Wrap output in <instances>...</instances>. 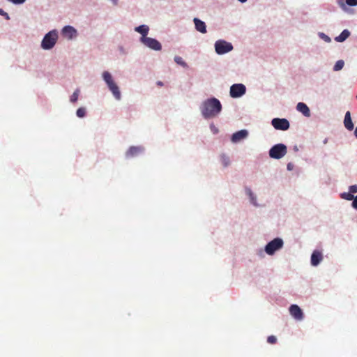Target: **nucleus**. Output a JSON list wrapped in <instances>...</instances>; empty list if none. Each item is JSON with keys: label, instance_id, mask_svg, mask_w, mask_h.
<instances>
[{"label": "nucleus", "instance_id": "f3484780", "mask_svg": "<svg viewBox=\"0 0 357 357\" xmlns=\"http://www.w3.org/2000/svg\"><path fill=\"white\" fill-rule=\"evenodd\" d=\"M344 124L347 130H352L354 129V124L351 121V113L349 111H347L345 114Z\"/></svg>", "mask_w": 357, "mask_h": 357}, {"label": "nucleus", "instance_id": "1a4fd4ad", "mask_svg": "<svg viewBox=\"0 0 357 357\" xmlns=\"http://www.w3.org/2000/svg\"><path fill=\"white\" fill-rule=\"evenodd\" d=\"M283 241L282 238H275L269 241V255H272L275 251L281 249L283 246Z\"/></svg>", "mask_w": 357, "mask_h": 357}, {"label": "nucleus", "instance_id": "dca6fc26", "mask_svg": "<svg viewBox=\"0 0 357 357\" xmlns=\"http://www.w3.org/2000/svg\"><path fill=\"white\" fill-rule=\"evenodd\" d=\"M296 109L302 113L305 116H310V111L307 105L304 102H298L296 105Z\"/></svg>", "mask_w": 357, "mask_h": 357}, {"label": "nucleus", "instance_id": "412c9836", "mask_svg": "<svg viewBox=\"0 0 357 357\" xmlns=\"http://www.w3.org/2000/svg\"><path fill=\"white\" fill-rule=\"evenodd\" d=\"M344 62L343 60H338L334 67H333V70L334 71H339L341 69H342V68L344 67Z\"/></svg>", "mask_w": 357, "mask_h": 357}, {"label": "nucleus", "instance_id": "72a5a7b5", "mask_svg": "<svg viewBox=\"0 0 357 357\" xmlns=\"http://www.w3.org/2000/svg\"><path fill=\"white\" fill-rule=\"evenodd\" d=\"M354 135H355L356 137L357 138V127L355 129Z\"/></svg>", "mask_w": 357, "mask_h": 357}, {"label": "nucleus", "instance_id": "c9c22d12", "mask_svg": "<svg viewBox=\"0 0 357 357\" xmlns=\"http://www.w3.org/2000/svg\"><path fill=\"white\" fill-rule=\"evenodd\" d=\"M325 39H327V40H330L329 37H328V36H326V37H325Z\"/></svg>", "mask_w": 357, "mask_h": 357}, {"label": "nucleus", "instance_id": "f03ea898", "mask_svg": "<svg viewBox=\"0 0 357 357\" xmlns=\"http://www.w3.org/2000/svg\"><path fill=\"white\" fill-rule=\"evenodd\" d=\"M102 78L114 97L118 100H120L121 98V91L119 86L114 81L112 75L108 71H105L102 73Z\"/></svg>", "mask_w": 357, "mask_h": 357}, {"label": "nucleus", "instance_id": "423d86ee", "mask_svg": "<svg viewBox=\"0 0 357 357\" xmlns=\"http://www.w3.org/2000/svg\"><path fill=\"white\" fill-rule=\"evenodd\" d=\"M246 92V88L243 84H234L230 87V96L232 98H239Z\"/></svg>", "mask_w": 357, "mask_h": 357}, {"label": "nucleus", "instance_id": "c85d7f7f", "mask_svg": "<svg viewBox=\"0 0 357 357\" xmlns=\"http://www.w3.org/2000/svg\"><path fill=\"white\" fill-rule=\"evenodd\" d=\"M277 341V338L273 336V335H271L269 336V343L271 344H275Z\"/></svg>", "mask_w": 357, "mask_h": 357}, {"label": "nucleus", "instance_id": "7c9ffc66", "mask_svg": "<svg viewBox=\"0 0 357 357\" xmlns=\"http://www.w3.org/2000/svg\"><path fill=\"white\" fill-rule=\"evenodd\" d=\"M293 169V165L291 163H289L287 165V169L288 170H291Z\"/></svg>", "mask_w": 357, "mask_h": 357}, {"label": "nucleus", "instance_id": "f704fd0d", "mask_svg": "<svg viewBox=\"0 0 357 357\" xmlns=\"http://www.w3.org/2000/svg\"><path fill=\"white\" fill-rule=\"evenodd\" d=\"M241 3H245L247 0H238Z\"/></svg>", "mask_w": 357, "mask_h": 357}, {"label": "nucleus", "instance_id": "ddd939ff", "mask_svg": "<svg viewBox=\"0 0 357 357\" xmlns=\"http://www.w3.org/2000/svg\"><path fill=\"white\" fill-rule=\"evenodd\" d=\"M193 22L195 23V29L197 31L202 33H206L207 32L206 26L204 22L196 17L194 18Z\"/></svg>", "mask_w": 357, "mask_h": 357}, {"label": "nucleus", "instance_id": "6ab92c4d", "mask_svg": "<svg viewBox=\"0 0 357 357\" xmlns=\"http://www.w3.org/2000/svg\"><path fill=\"white\" fill-rule=\"evenodd\" d=\"M350 36V32L345 29L338 36L335 38V40L337 42L344 41Z\"/></svg>", "mask_w": 357, "mask_h": 357}, {"label": "nucleus", "instance_id": "a878e982", "mask_svg": "<svg viewBox=\"0 0 357 357\" xmlns=\"http://www.w3.org/2000/svg\"><path fill=\"white\" fill-rule=\"evenodd\" d=\"M246 190V193H247V195H248L250 197V202H252V204H254L255 206H257V203H256V202H255V197H254V196H253V194H252V192L251 190H250V189H249V188H246V190Z\"/></svg>", "mask_w": 357, "mask_h": 357}, {"label": "nucleus", "instance_id": "6e6552de", "mask_svg": "<svg viewBox=\"0 0 357 357\" xmlns=\"http://www.w3.org/2000/svg\"><path fill=\"white\" fill-rule=\"evenodd\" d=\"M271 124L276 130H287L289 128V122L286 119L275 118L271 121Z\"/></svg>", "mask_w": 357, "mask_h": 357}, {"label": "nucleus", "instance_id": "473e14b6", "mask_svg": "<svg viewBox=\"0 0 357 357\" xmlns=\"http://www.w3.org/2000/svg\"><path fill=\"white\" fill-rule=\"evenodd\" d=\"M268 244H266L265 246H264V251L268 253Z\"/></svg>", "mask_w": 357, "mask_h": 357}, {"label": "nucleus", "instance_id": "39448f33", "mask_svg": "<svg viewBox=\"0 0 357 357\" xmlns=\"http://www.w3.org/2000/svg\"><path fill=\"white\" fill-rule=\"evenodd\" d=\"M215 50L218 54H224L231 51L233 45L224 40H218L215 43Z\"/></svg>", "mask_w": 357, "mask_h": 357}, {"label": "nucleus", "instance_id": "aec40b11", "mask_svg": "<svg viewBox=\"0 0 357 357\" xmlns=\"http://www.w3.org/2000/svg\"><path fill=\"white\" fill-rule=\"evenodd\" d=\"M220 160L224 167H227L230 164L229 158L225 154H222L220 155Z\"/></svg>", "mask_w": 357, "mask_h": 357}, {"label": "nucleus", "instance_id": "393cba45", "mask_svg": "<svg viewBox=\"0 0 357 357\" xmlns=\"http://www.w3.org/2000/svg\"><path fill=\"white\" fill-rule=\"evenodd\" d=\"M76 114L79 118H83L86 115V109L84 107H79L76 112Z\"/></svg>", "mask_w": 357, "mask_h": 357}, {"label": "nucleus", "instance_id": "4be33fe9", "mask_svg": "<svg viewBox=\"0 0 357 357\" xmlns=\"http://www.w3.org/2000/svg\"><path fill=\"white\" fill-rule=\"evenodd\" d=\"M174 61H175L177 64H178V65H180V66H183V67H184V68H187V67H188L187 63H186L183 60V59H182L181 56H176L174 57Z\"/></svg>", "mask_w": 357, "mask_h": 357}, {"label": "nucleus", "instance_id": "cd10ccee", "mask_svg": "<svg viewBox=\"0 0 357 357\" xmlns=\"http://www.w3.org/2000/svg\"><path fill=\"white\" fill-rule=\"evenodd\" d=\"M349 192L352 194L357 192V185H353L349 187Z\"/></svg>", "mask_w": 357, "mask_h": 357}, {"label": "nucleus", "instance_id": "5701e85b", "mask_svg": "<svg viewBox=\"0 0 357 357\" xmlns=\"http://www.w3.org/2000/svg\"><path fill=\"white\" fill-rule=\"evenodd\" d=\"M356 196H354L352 193H351L350 192H344L342 194H341V197L342 199H344L346 200H354V198H355Z\"/></svg>", "mask_w": 357, "mask_h": 357}, {"label": "nucleus", "instance_id": "e433bc0d", "mask_svg": "<svg viewBox=\"0 0 357 357\" xmlns=\"http://www.w3.org/2000/svg\"><path fill=\"white\" fill-rule=\"evenodd\" d=\"M325 39H327V40H330L329 37H328V36H326V37H325Z\"/></svg>", "mask_w": 357, "mask_h": 357}, {"label": "nucleus", "instance_id": "4468645a", "mask_svg": "<svg viewBox=\"0 0 357 357\" xmlns=\"http://www.w3.org/2000/svg\"><path fill=\"white\" fill-rule=\"evenodd\" d=\"M62 33L69 39H72L77 34L76 30L71 26H66L62 29Z\"/></svg>", "mask_w": 357, "mask_h": 357}, {"label": "nucleus", "instance_id": "a211bd4d", "mask_svg": "<svg viewBox=\"0 0 357 357\" xmlns=\"http://www.w3.org/2000/svg\"><path fill=\"white\" fill-rule=\"evenodd\" d=\"M135 31L142 34L141 38H147V34L149 31V28L146 25H140L139 26L135 27Z\"/></svg>", "mask_w": 357, "mask_h": 357}, {"label": "nucleus", "instance_id": "9d476101", "mask_svg": "<svg viewBox=\"0 0 357 357\" xmlns=\"http://www.w3.org/2000/svg\"><path fill=\"white\" fill-rule=\"evenodd\" d=\"M289 313L296 320L301 321L303 317L304 314L302 311V310L300 308L299 306H298L296 304H293L289 307Z\"/></svg>", "mask_w": 357, "mask_h": 357}, {"label": "nucleus", "instance_id": "9b49d317", "mask_svg": "<svg viewBox=\"0 0 357 357\" xmlns=\"http://www.w3.org/2000/svg\"><path fill=\"white\" fill-rule=\"evenodd\" d=\"M248 135V132L246 130H241L238 132H234L231 138V140L234 143L239 142L240 141L245 139Z\"/></svg>", "mask_w": 357, "mask_h": 357}, {"label": "nucleus", "instance_id": "c756f323", "mask_svg": "<svg viewBox=\"0 0 357 357\" xmlns=\"http://www.w3.org/2000/svg\"><path fill=\"white\" fill-rule=\"evenodd\" d=\"M352 206L357 210V195L355 197L352 202Z\"/></svg>", "mask_w": 357, "mask_h": 357}, {"label": "nucleus", "instance_id": "b1692460", "mask_svg": "<svg viewBox=\"0 0 357 357\" xmlns=\"http://www.w3.org/2000/svg\"><path fill=\"white\" fill-rule=\"evenodd\" d=\"M79 95V89H77L74 91L73 95L70 96V102L73 103L77 102V100H78Z\"/></svg>", "mask_w": 357, "mask_h": 357}, {"label": "nucleus", "instance_id": "2f4dec72", "mask_svg": "<svg viewBox=\"0 0 357 357\" xmlns=\"http://www.w3.org/2000/svg\"><path fill=\"white\" fill-rule=\"evenodd\" d=\"M156 84L159 86H163V83L161 81H158Z\"/></svg>", "mask_w": 357, "mask_h": 357}, {"label": "nucleus", "instance_id": "bb28decb", "mask_svg": "<svg viewBox=\"0 0 357 357\" xmlns=\"http://www.w3.org/2000/svg\"><path fill=\"white\" fill-rule=\"evenodd\" d=\"M347 5L354 6L357 5V0H346Z\"/></svg>", "mask_w": 357, "mask_h": 357}, {"label": "nucleus", "instance_id": "2eb2a0df", "mask_svg": "<svg viewBox=\"0 0 357 357\" xmlns=\"http://www.w3.org/2000/svg\"><path fill=\"white\" fill-rule=\"evenodd\" d=\"M143 151V148L141 146H130L127 151L126 155L127 158H132L139 155Z\"/></svg>", "mask_w": 357, "mask_h": 357}, {"label": "nucleus", "instance_id": "f257e3e1", "mask_svg": "<svg viewBox=\"0 0 357 357\" xmlns=\"http://www.w3.org/2000/svg\"><path fill=\"white\" fill-rule=\"evenodd\" d=\"M222 109L220 102L215 98L205 100L202 105L201 112L205 119H211L217 116Z\"/></svg>", "mask_w": 357, "mask_h": 357}, {"label": "nucleus", "instance_id": "0eeeda50", "mask_svg": "<svg viewBox=\"0 0 357 357\" xmlns=\"http://www.w3.org/2000/svg\"><path fill=\"white\" fill-rule=\"evenodd\" d=\"M140 41L146 47L151 50L159 51L162 49V45L159 41L152 38H141Z\"/></svg>", "mask_w": 357, "mask_h": 357}, {"label": "nucleus", "instance_id": "20e7f679", "mask_svg": "<svg viewBox=\"0 0 357 357\" xmlns=\"http://www.w3.org/2000/svg\"><path fill=\"white\" fill-rule=\"evenodd\" d=\"M287 146L283 144H278L273 146L269 150V156L275 158L280 159L282 158L287 153Z\"/></svg>", "mask_w": 357, "mask_h": 357}, {"label": "nucleus", "instance_id": "7ed1b4c3", "mask_svg": "<svg viewBox=\"0 0 357 357\" xmlns=\"http://www.w3.org/2000/svg\"><path fill=\"white\" fill-rule=\"evenodd\" d=\"M58 39L57 32L55 30L51 31L47 33L43 38L41 47L44 50H50L56 44Z\"/></svg>", "mask_w": 357, "mask_h": 357}, {"label": "nucleus", "instance_id": "f8f14e48", "mask_svg": "<svg viewBox=\"0 0 357 357\" xmlns=\"http://www.w3.org/2000/svg\"><path fill=\"white\" fill-rule=\"evenodd\" d=\"M323 259V255L320 251L314 250L311 255V264L317 266Z\"/></svg>", "mask_w": 357, "mask_h": 357}]
</instances>
